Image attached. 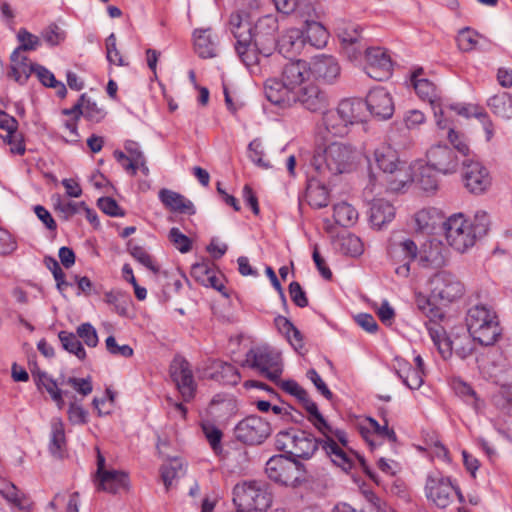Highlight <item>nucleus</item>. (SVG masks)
Wrapping results in <instances>:
<instances>
[{
	"label": "nucleus",
	"mask_w": 512,
	"mask_h": 512,
	"mask_svg": "<svg viewBox=\"0 0 512 512\" xmlns=\"http://www.w3.org/2000/svg\"><path fill=\"white\" fill-rule=\"evenodd\" d=\"M457 113L459 115H462L466 118L475 117L477 118L483 125L485 133H486V139L489 141L493 137V124L491 120L489 119L488 114L485 112V110L479 106L476 105H467L462 106L457 110Z\"/></svg>",
	"instance_id": "nucleus-43"
},
{
	"label": "nucleus",
	"mask_w": 512,
	"mask_h": 512,
	"mask_svg": "<svg viewBox=\"0 0 512 512\" xmlns=\"http://www.w3.org/2000/svg\"><path fill=\"white\" fill-rule=\"evenodd\" d=\"M340 249L350 256H359L363 252V244L356 235L348 234L340 238Z\"/></svg>",
	"instance_id": "nucleus-55"
},
{
	"label": "nucleus",
	"mask_w": 512,
	"mask_h": 512,
	"mask_svg": "<svg viewBox=\"0 0 512 512\" xmlns=\"http://www.w3.org/2000/svg\"><path fill=\"white\" fill-rule=\"evenodd\" d=\"M128 250L132 257L136 259L139 263H141L143 266L147 267L154 273L158 272V268L154 265L151 256L145 251L144 248L138 245H131L129 243Z\"/></svg>",
	"instance_id": "nucleus-62"
},
{
	"label": "nucleus",
	"mask_w": 512,
	"mask_h": 512,
	"mask_svg": "<svg viewBox=\"0 0 512 512\" xmlns=\"http://www.w3.org/2000/svg\"><path fill=\"white\" fill-rule=\"evenodd\" d=\"M321 127L324 137H344L350 132V127L337 108L322 112Z\"/></svg>",
	"instance_id": "nucleus-25"
},
{
	"label": "nucleus",
	"mask_w": 512,
	"mask_h": 512,
	"mask_svg": "<svg viewBox=\"0 0 512 512\" xmlns=\"http://www.w3.org/2000/svg\"><path fill=\"white\" fill-rule=\"evenodd\" d=\"M455 491L449 478L429 476L425 485L426 497L439 508H446L452 501Z\"/></svg>",
	"instance_id": "nucleus-23"
},
{
	"label": "nucleus",
	"mask_w": 512,
	"mask_h": 512,
	"mask_svg": "<svg viewBox=\"0 0 512 512\" xmlns=\"http://www.w3.org/2000/svg\"><path fill=\"white\" fill-rule=\"evenodd\" d=\"M480 34L475 30L465 27L457 35L456 41L458 48L463 52H471L476 49Z\"/></svg>",
	"instance_id": "nucleus-51"
},
{
	"label": "nucleus",
	"mask_w": 512,
	"mask_h": 512,
	"mask_svg": "<svg viewBox=\"0 0 512 512\" xmlns=\"http://www.w3.org/2000/svg\"><path fill=\"white\" fill-rule=\"evenodd\" d=\"M493 401L494 404L501 409H512V386H501L498 392L493 396Z\"/></svg>",
	"instance_id": "nucleus-64"
},
{
	"label": "nucleus",
	"mask_w": 512,
	"mask_h": 512,
	"mask_svg": "<svg viewBox=\"0 0 512 512\" xmlns=\"http://www.w3.org/2000/svg\"><path fill=\"white\" fill-rule=\"evenodd\" d=\"M235 50L245 66L248 68L256 66L259 63L261 52L260 45H256L255 41H242L235 43Z\"/></svg>",
	"instance_id": "nucleus-39"
},
{
	"label": "nucleus",
	"mask_w": 512,
	"mask_h": 512,
	"mask_svg": "<svg viewBox=\"0 0 512 512\" xmlns=\"http://www.w3.org/2000/svg\"><path fill=\"white\" fill-rule=\"evenodd\" d=\"M60 385L61 387H70L73 391L78 393L82 398L88 396L92 390L93 385L90 377L87 378H77V377H60Z\"/></svg>",
	"instance_id": "nucleus-50"
},
{
	"label": "nucleus",
	"mask_w": 512,
	"mask_h": 512,
	"mask_svg": "<svg viewBox=\"0 0 512 512\" xmlns=\"http://www.w3.org/2000/svg\"><path fill=\"white\" fill-rule=\"evenodd\" d=\"M159 199L163 205L172 212L188 215L195 214L193 203L175 191L163 188L159 191Z\"/></svg>",
	"instance_id": "nucleus-30"
},
{
	"label": "nucleus",
	"mask_w": 512,
	"mask_h": 512,
	"mask_svg": "<svg viewBox=\"0 0 512 512\" xmlns=\"http://www.w3.org/2000/svg\"><path fill=\"white\" fill-rule=\"evenodd\" d=\"M419 247L410 238L404 236H394L388 246V254L394 264H400L396 267L395 273L407 278L410 275V264L418 259Z\"/></svg>",
	"instance_id": "nucleus-10"
},
{
	"label": "nucleus",
	"mask_w": 512,
	"mask_h": 512,
	"mask_svg": "<svg viewBox=\"0 0 512 512\" xmlns=\"http://www.w3.org/2000/svg\"><path fill=\"white\" fill-rule=\"evenodd\" d=\"M430 336L437 347L439 353L444 359L449 358L455 349L456 342L451 341L439 326L429 327Z\"/></svg>",
	"instance_id": "nucleus-45"
},
{
	"label": "nucleus",
	"mask_w": 512,
	"mask_h": 512,
	"mask_svg": "<svg viewBox=\"0 0 512 512\" xmlns=\"http://www.w3.org/2000/svg\"><path fill=\"white\" fill-rule=\"evenodd\" d=\"M78 109H80V116H84L93 122H99L105 116L104 110L98 107L96 102L92 101L86 94H82L74 105V110Z\"/></svg>",
	"instance_id": "nucleus-42"
},
{
	"label": "nucleus",
	"mask_w": 512,
	"mask_h": 512,
	"mask_svg": "<svg viewBox=\"0 0 512 512\" xmlns=\"http://www.w3.org/2000/svg\"><path fill=\"white\" fill-rule=\"evenodd\" d=\"M97 480V490L108 493H118L128 488L129 478L124 471L111 469L101 475Z\"/></svg>",
	"instance_id": "nucleus-29"
},
{
	"label": "nucleus",
	"mask_w": 512,
	"mask_h": 512,
	"mask_svg": "<svg viewBox=\"0 0 512 512\" xmlns=\"http://www.w3.org/2000/svg\"><path fill=\"white\" fill-rule=\"evenodd\" d=\"M58 338L62 347L66 351L74 354L79 360H84L86 358V351L76 334L67 331H60Z\"/></svg>",
	"instance_id": "nucleus-47"
},
{
	"label": "nucleus",
	"mask_w": 512,
	"mask_h": 512,
	"mask_svg": "<svg viewBox=\"0 0 512 512\" xmlns=\"http://www.w3.org/2000/svg\"><path fill=\"white\" fill-rule=\"evenodd\" d=\"M487 106L498 117L512 119V95L500 92L487 100Z\"/></svg>",
	"instance_id": "nucleus-38"
},
{
	"label": "nucleus",
	"mask_w": 512,
	"mask_h": 512,
	"mask_svg": "<svg viewBox=\"0 0 512 512\" xmlns=\"http://www.w3.org/2000/svg\"><path fill=\"white\" fill-rule=\"evenodd\" d=\"M394 368L403 383L410 389H418L423 384V375L421 371L413 369L406 361L400 358L395 359Z\"/></svg>",
	"instance_id": "nucleus-36"
},
{
	"label": "nucleus",
	"mask_w": 512,
	"mask_h": 512,
	"mask_svg": "<svg viewBox=\"0 0 512 512\" xmlns=\"http://www.w3.org/2000/svg\"><path fill=\"white\" fill-rule=\"evenodd\" d=\"M295 104L299 103L310 112H323L330 105L327 93L317 85L308 83L295 93Z\"/></svg>",
	"instance_id": "nucleus-20"
},
{
	"label": "nucleus",
	"mask_w": 512,
	"mask_h": 512,
	"mask_svg": "<svg viewBox=\"0 0 512 512\" xmlns=\"http://www.w3.org/2000/svg\"><path fill=\"white\" fill-rule=\"evenodd\" d=\"M426 158L427 164L439 173L450 175L458 171L459 156L446 144L431 146L426 153Z\"/></svg>",
	"instance_id": "nucleus-14"
},
{
	"label": "nucleus",
	"mask_w": 512,
	"mask_h": 512,
	"mask_svg": "<svg viewBox=\"0 0 512 512\" xmlns=\"http://www.w3.org/2000/svg\"><path fill=\"white\" fill-rule=\"evenodd\" d=\"M168 238L172 245L181 253H187L192 248L190 238L183 234L177 227L170 229Z\"/></svg>",
	"instance_id": "nucleus-58"
},
{
	"label": "nucleus",
	"mask_w": 512,
	"mask_h": 512,
	"mask_svg": "<svg viewBox=\"0 0 512 512\" xmlns=\"http://www.w3.org/2000/svg\"><path fill=\"white\" fill-rule=\"evenodd\" d=\"M234 433L237 440L248 445H258L271 434V427L261 417L252 415L241 420L236 425Z\"/></svg>",
	"instance_id": "nucleus-12"
},
{
	"label": "nucleus",
	"mask_w": 512,
	"mask_h": 512,
	"mask_svg": "<svg viewBox=\"0 0 512 512\" xmlns=\"http://www.w3.org/2000/svg\"><path fill=\"white\" fill-rule=\"evenodd\" d=\"M11 69L9 76L12 77L19 84H24L30 77L31 73L35 71L37 64H31L29 59L22 55L20 49H15L11 56Z\"/></svg>",
	"instance_id": "nucleus-33"
},
{
	"label": "nucleus",
	"mask_w": 512,
	"mask_h": 512,
	"mask_svg": "<svg viewBox=\"0 0 512 512\" xmlns=\"http://www.w3.org/2000/svg\"><path fill=\"white\" fill-rule=\"evenodd\" d=\"M306 197L308 203L317 209L326 207L329 203V193L327 188L319 180L312 179L309 181Z\"/></svg>",
	"instance_id": "nucleus-40"
},
{
	"label": "nucleus",
	"mask_w": 512,
	"mask_h": 512,
	"mask_svg": "<svg viewBox=\"0 0 512 512\" xmlns=\"http://www.w3.org/2000/svg\"><path fill=\"white\" fill-rule=\"evenodd\" d=\"M66 446L64 424L61 419L54 418L51 422V438L49 449L53 455L61 456Z\"/></svg>",
	"instance_id": "nucleus-44"
},
{
	"label": "nucleus",
	"mask_w": 512,
	"mask_h": 512,
	"mask_svg": "<svg viewBox=\"0 0 512 512\" xmlns=\"http://www.w3.org/2000/svg\"><path fill=\"white\" fill-rule=\"evenodd\" d=\"M349 127L361 123L366 117V105L364 101L357 98L342 99L337 107Z\"/></svg>",
	"instance_id": "nucleus-27"
},
{
	"label": "nucleus",
	"mask_w": 512,
	"mask_h": 512,
	"mask_svg": "<svg viewBox=\"0 0 512 512\" xmlns=\"http://www.w3.org/2000/svg\"><path fill=\"white\" fill-rule=\"evenodd\" d=\"M442 228L447 243L460 253L473 247L476 242L469 222L462 213L451 215L442 223Z\"/></svg>",
	"instance_id": "nucleus-8"
},
{
	"label": "nucleus",
	"mask_w": 512,
	"mask_h": 512,
	"mask_svg": "<svg viewBox=\"0 0 512 512\" xmlns=\"http://www.w3.org/2000/svg\"><path fill=\"white\" fill-rule=\"evenodd\" d=\"M463 180L465 187L474 194H481L491 185L488 170L475 159H463Z\"/></svg>",
	"instance_id": "nucleus-15"
},
{
	"label": "nucleus",
	"mask_w": 512,
	"mask_h": 512,
	"mask_svg": "<svg viewBox=\"0 0 512 512\" xmlns=\"http://www.w3.org/2000/svg\"><path fill=\"white\" fill-rule=\"evenodd\" d=\"M364 103L366 109L380 120L389 119L394 114L395 107L393 99L390 93L383 87H376L370 90Z\"/></svg>",
	"instance_id": "nucleus-22"
},
{
	"label": "nucleus",
	"mask_w": 512,
	"mask_h": 512,
	"mask_svg": "<svg viewBox=\"0 0 512 512\" xmlns=\"http://www.w3.org/2000/svg\"><path fill=\"white\" fill-rule=\"evenodd\" d=\"M434 169L427 165L426 167H422L419 170L417 175V182L421 189L424 191H434L437 188V178L434 173Z\"/></svg>",
	"instance_id": "nucleus-56"
},
{
	"label": "nucleus",
	"mask_w": 512,
	"mask_h": 512,
	"mask_svg": "<svg viewBox=\"0 0 512 512\" xmlns=\"http://www.w3.org/2000/svg\"><path fill=\"white\" fill-rule=\"evenodd\" d=\"M341 44L362 42L360 27L354 24H344L337 30Z\"/></svg>",
	"instance_id": "nucleus-54"
},
{
	"label": "nucleus",
	"mask_w": 512,
	"mask_h": 512,
	"mask_svg": "<svg viewBox=\"0 0 512 512\" xmlns=\"http://www.w3.org/2000/svg\"><path fill=\"white\" fill-rule=\"evenodd\" d=\"M170 373L184 401H190L194 397L195 383L189 362L176 357L171 363Z\"/></svg>",
	"instance_id": "nucleus-17"
},
{
	"label": "nucleus",
	"mask_w": 512,
	"mask_h": 512,
	"mask_svg": "<svg viewBox=\"0 0 512 512\" xmlns=\"http://www.w3.org/2000/svg\"><path fill=\"white\" fill-rule=\"evenodd\" d=\"M267 476L274 482L296 487L306 480V471L302 463L284 455L271 457L265 467Z\"/></svg>",
	"instance_id": "nucleus-7"
},
{
	"label": "nucleus",
	"mask_w": 512,
	"mask_h": 512,
	"mask_svg": "<svg viewBox=\"0 0 512 512\" xmlns=\"http://www.w3.org/2000/svg\"><path fill=\"white\" fill-rule=\"evenodd\" d=\"M432 297L442 303H451L463 295L462 283L451 273L441 271L430 278Z\"/></svg>",
	"instance_id": "nucleus-13"
},
{
	"label": "nucleus",
	"mask_w": 512,
	"mask_h": 512,
	"mask_svg": "<svg viewBox=\"0 0 512 512\" xmlns=\"http://www.w3.org/2000/svg\"><path fill=\"white\" fill-rule=\"evenodd\" d=\"M447 262V249L437 239H430L419 248L417 263L424 269H440Z\"/></svg>",
	"instance_id": "nucleus-19"
},
{
	"label": "nucleus",
	"mask_w": 512,
	"mask_h": 512,
	"mask_svg": "<svg viewBox=\"0 0 512 512\" xmlns=\"http://www.w3.org/2000/svg\"><path fill=\"white\" fill-rule=\"evenodd\" d=\"M370 165L369 183L366 189L375 190L376 184L385 186L387 191L400 192L413 182L410 165L400 160L398 152L390 145L382 144L368 158Z\"/></svg>",
	"instance_id": "nucleus-1"
},
{
	"label": "nucleus",
	"mask_w": 512,
	"mask_h": 512,
	"mask_svg": "<svg viewBox=\"0 0 512 512\" xmlns=\"http://www.w3.org/2000/svg\"><path fill=\"white\" fill-rule=\"evenodd\" d=\"M194 49L201 58H213L217 55L218 38L211 28L194 31Z\"/></svg>",
	"instance_id": "nucleus-28"
},
{
	"label": "nucleus",
	"mask_w": 512,
	"mask_h": 512,
	"mask_svg": "<svg viewBox=\"0 0 512 512\" xmlns=\"http://www.w3.org/2000/svg\"><path fill=\"white\" fill-rule=\"evenodd\" d=\"M282 390L294 396L302 404L304 409L309 413V421L321 432L326 433V430H331L329 424L319 412L317 404L312 401L307 391L302 388L294 380H285L276 382Z\"/></svg>",
	"instance_id": "nucleus-11"
},
{
	"label": "nucleus",
	"mask_w": 512,
	"mask_h": 512,
	"mask_svg": "<svg viewBox=\"0 0 512 512\" xmlns=\"http://www.w3.org/2000/svg\"><path fill=\"white\" fill-rule=\"evenodd\" d=\"M76 335L81 338L88 347H96L98 344V335L96 329L90 323H83L78 326Z\"/></svg>",
	"instance_id": "nucleus-63"
},
{
	"label": "nucleus",
	"mask_w": 512,
	"mask_h": 512,
	"mask_svg": "<svg viewBox=\"0 0 512 512\" xmlns=\"http://www.w3.org/2000/svg\"><path fill=\"white\" fill-rule=\"evenodd\" d=\"M0 494L8 503L19 510L29 512L32 508V502L29 498L5 478H0Z\"/></svg>",
	"instance_id": "nucleus-31"
},
{
	"label": "nucleus",
	"mask_w": 512,
	"mask_h": 512,
	"mask_svg": "<svg viewBox=\"0 0 512 512\" xmlns=\"http://www.w3.org/2000/svg\"><path fill=\"white\" fill-rule=\"evenodd\" d=\"M335 222L343 227H348L356 223L358 212L346 202L338 203L334 206Z\"/></svg>",
	"instance_id": "nucleus-49"
},
{
	"label": "nucleus",
	"mask_w": 512,
	"mask_h": 512,
	"mask_svg": "<svg viewBox=\"0 0 512 512\" xmlns=\"http://www.w3.org/2000/svg\"><path fill=\"white\" fill-rule=\"evenodd\" d=\"M0 129L4 130L7 134L3 137L4 141L12 145L13 144V133L17 132L18 122L17 120L0 110Z\"/></svg>",
	"instance_id": "nucleus-60"
},
{
	"label": "nucleus",
	"mask_w": 512,
	"mask_h": 512,
	"mask_svg": "<svg viewBox=\"0 0 512 512\" xmlns=\"http://www.w3.org/2000/svg\"><path fill=\"white\" fill-rule=\"evenodd\" d=\"M357 152L349 144L333 142L322 151L317 150L311 166L323 179L351 172L356 163Z\"/></svg>",
	"instance_id": "nucleus-3"
},
{
	"label": "nucleus",
	"mask_w": 512,
	"mask_h": 512,
	"mask_svg": "<svg viewBox=\"0 0 512 512\" xmlns=\"http://www.w3.org/2000/svg\"><path fill=\"white\" fill-rule=\"evenodd\" d=\"M448 139L454 147L453 150L457 151V155H461L463 159H474V157L471 156L470 148L462 134L451 128L448 132Z\"/></svg>",
	"instance_id": "nucleus-57"
},
{
	"label": "nucleus",
	"mask_w": 512,
	"mask_h": 512,
	"mask_svg": "<svg viewBox=\"0 0 512 512\" xmlns=\"http://www.w3.org/2000/svg\"><path fill=\"white\" fill-rule=\"evenodd\" d=\"M244 365L257 369L273 382L279 381L283 371L280 355L264 347L250 349L246 354Z\"/></svg>",
	"instance_id": "nucleus-9"
},
{
	"label": "nucleus",
	"mask_w": 512,
	"mask_h": 512,
	"mask_svg": "<svg viewBox=\"0 0 512 512\" xmlns=\"http://www.w3.org/2000/svg\"><path fill=\"white\" fill-rule=\"evenodd\" d=\"M306 43L304 32L299 28H289L284 31L275 47L278 48L280 54L290 58L301 52Z\"/></svg>",
	"instance_id": "nucleus-24"
},
{
	"label": "nucleus",
	"mask_w": 512,
	"mask_h": 512,
	"mask_svg": "<svg viewBox=\"0 0 512 512\" xmlns=\"http://www.w3.org/2000/svg\"><path fill=\"white\" fill-rule=\"evenodd\" d=\"M81 208V202L63 201L60 198L54 203V210L63 220H69L72 216L77 214Z\"/></svg>",
	"instance_id": "nucleus-59"
},
{
	"label": "nucleus",
	"mask_w": 512,
	"mask_h": 512,
	"mask_svg": "<svg viewBox=\"0 0 512 512\" xmlns=\"http://www.w3.org/2000/svg\"><path fill=\"white\" fill-rule=\"evenodd\" d=\"M466 325L473 339L483 346L494 345L501 336L495 311L485 305H476L468 310Z\"/></svg>",
	"instance_id": "nucleus-4"
},
{
	"label": "nucleus",
	"mask_w": 512,
	"mask_h": 512,
	"mask_svg": "<svg viewBox=\"0 0 512 512\" xmlns=\"http://www.w3.org/2000/svg\"><path fill=\"white\" fill-rule=\"evenodd\" d=\"M366 73L369 77L383 81L391 74L392 63L386 51L380 47L365 50Z\"/></svg>",
	"instance_id": "nucleus-21"
},
{
	"label": "nucleus",
	"mask_w": 512,
	"mask_h": 512,
	"mask_svg": "<svg viewBox=\"0 0 512 512\" xmlns=\"http://www.w3.org/2000/svg\"><path fill=\"white\" fill-rule=\"evenodd\" d=\"M202 430L205 434L206 439L208 440L211 448L215 453H219L221 448V439H222V432L217 427L210 423H204L202 424Z\"/></svg>",
	"instance_id": "nucleus-61"
},
{
	"label": "nucleus",
	"mask_w": 512,
	"mask_h": 512,
	"mask_svg": "<svg viewBox=\"0 0 512 512\" xmlns=\"http://www.w3.org/2000/svg\"><path fill=\"white\" fill-rule=\"evenodd\" d=\"M233 503L237 512H264L272 502L266 485L257 481H244L233 488Z\"/></svg>",
	"instance_id": "nucleus-5"
},
{
	"label": "nucleus",
	"mask_w": 512,
	"mask_h": 512,
	"mask_svg": "<svg viewBox=\"0 0 512 512\" xmlns=\"http://www.w3.org/2000/svg\"><path fill=\"white\" fill-rule=\"evenodd\" d=\"M395 217V208L391 203L383 199H376L372 202L370 208V222L380 229L385 224L391 222Z\"/></svg>",
	"instance_id": "nucleus-34"
},
{
	"label": "nucleus",
	"mask_w": 512,
	"mask_h": 512,
	"mask_svg": "<svg viewBox=\"0 0 512 512\" xmlns=\"http://www.w3.org/2000/svg\"><path fill=\"white\" fill-rule=\"evenodd\" d=\"M278 28V20L271 14L259 18L253 25L252 40L255 41L256 45H260L261 52L266 57L269 56L275 48V33Z\"/></svg>",
	"instance_id": "nucleus-16"
},
{
	"label": "nucleus",
	"mask_w": 512,
	"mask_h": 512,
	"mask_svg": "<svg viewBox=\"0 0 512 512\" xmlns=\"http://www.w3.org/2000/svg\"><path fill=\"white\" fill-rule=\"evenodd\" d=\"M330 431L326 430V433H322L326 440L322 443V449L331 458L332 462L347 471L352 468V460L348 457L345 451L335 442L332 436H335L342 445L347 444L346 433L342 430H333L329 425Z\"/></svg>",
	"instance_id": "nucleus-18"
},
{
	"label": "nucleus",
	"mask_w": 512,
	"mask_h": 512,
	"mask_svg": "<svg viewBox=\"0 0 512 512\" xmlns=\"http://www.w3.org/2000/svg\"><path fill=\"white\" fill-rule=\"evenodd\" d=\"M311 67L304 60L288 62L282 70L281 78H269L264 83V94L269 102L282 108L295 104V93L308 84Z\"/></svg>",
	"instance_id": "nucleus-2"
},
{
	"label": "nucleus",
	"mask_w": 512,
	"mask_h": 512,
	"mask_svg": "<svg viewBox=\"0 0 512 512\" xmlns=\"http://www.w3.org/2000/svg\"><path fill=\"white\" fill-rule=\"evenodd\" d=\"M275 443L279 450L294 459L311 458L320 444L313 434L295 428L280 431L276 435Z\"/></svg>",
	"instance_id": "nucleus-6"
},
{
	"label": "nucleus",
	"mask_w": 512,
	"mask_h": 512,
	"mask_svg": "<svg viewBox=\"0 0 512 512\" xmlns=\"http://www.w3.org/2000/svg\"><path fill=\"white\" fill-rule=\"evenodd\" d=\"M124 148L131 158L129 163L124 164V169L130 172L132 175H135L138 169V162L142 161L145 156L141 151L139 144L133 140H127L125 142Z\"/></svg>",
	"instance_id": "nucleus-53"
},
{
	"label": "nucleus",
	"mask_w": 512,
	"mask_h": 512,
	"mask_svg": "<svg viewBox=\"0 0 512 512\" xmlns=\"http://www.w3.org/2000/svg\"><path fill=\"white\" fill-rule=\"evenodd\" d=\"M304 36L306 42L310 45L316 48H323L328 42L329 33L321 23L316 21H307Z\"/></svg>",
	"instance_id": "nucleus-41"
},
{
	"label": "nucleus",
	"mask_w": 512,
	"mask_h": 512,
	"mask_svg": "<svg viewBox=\"0 0 512 512\" xmlns=\"http://www.w3.org/2000/svg\"><path fill=\"white\" fill-rule=\"evenodd\" d=\"M39 384L46 389L53 401L56 402L59 409L64 407V398H70V394L72 393L68 388L61 387L60 378L58 380H53L46 374H42L39 377Z\"/></svg>",
	"instance_id": "nucleus-37"
},
{
	"label": "nucleus",
	"mask_w": 512,
	"mask_h": 512,
	"mask_svg": "<svg viewBox=\"0 0 512 512\" xmlns=\"http://www.w3.org/2000/svg\"><path fill=\"white\" fill-rule=\"evenodd\" d=\"M312 72L317 78L327 83H333L340 75V66L334 57L321 56L314 60L311 67Z\"/></svg>",
	"instance_id": "nucleus-32"
},
{
	"label": "nucleus",
	"mask_w": 512,
	"mask_h": 512,
	"mask_svg": "<svg viewBox=\"0 0 512 512\" xmlns=\"http://www.w3.org/2000/svg\"><path fill=\"white\" fill-rule=\"evenodd\" d=\"M439 219L436 209H422L414 215L415 229L428 233L435 228Z\"/></svg>",
	"instance_id": "nucleus-46"
},
{
	"label": "nucleus",
	"mask_w": 512,
	"mask_h": 512,
	"mask_svg": "<svg viewBox=\"0 0 512 512\" xmlns=\"http://www.w3.org/2000/svg\"><path fill=\"white\" fill-rule=\"evenodd\" d=\"M422 73V69H419L418 71H415L412 74L411 82L414 86V89L417 93V95L425 100L428 101L434 109L435 116L438 115V112L436 111V104H437V95H436V87L435 85L425 78H418L419 74Z\"/></svg>",
	"instance_id": "nucleus-35"
},
{
	"label": "nucleus",
	"mask_w": 512,
	"mask_h": 512,
	"mask_svg": "<svg viewBox=\"0 0 512 512\" xmlns=\"http://www.w3.org/2000/svg\"><path fill=\"white\" fill-rule=\"evenodd\" d=\"M229 30L236 39V43L253 39V25L249 13L237 10L229 17Z\"/></svg>",
	"instance_id": "nucleus-26"
},
{
	"label": "nucleus",
	"mask_w": 512,
	"mask_h": 512,
	"mask_svg": "<svg viewBox=\"0 0 512 512\" xmlns=\"http://www.w3.org/2000/svg\"><path fill=\"white\" fill-rule=\"evenodd\" d=\"M491 225L490 216L484 210H479L475 213L473 221L469 222L470 229L472 230L475 239L484 237Z\"/></svg>",
	"instance_id": "nucleus-52"
},
{
	"label": "nucleus",
	"mask_w": 512,
	"mask_h": 512,
	"mask_svg": "<svg viewBox=\"0 0 512 512\" xmlns=\"http://www.w3.org/2000/svg\"><path fill=\"white\" fill-rule=\"evenodd\" d=\"M185 474V466L181 459L173 458L169 463L162 465L161 477L166 489H169L173 480L182 477Z\"/></svg>",
	"instance_id": "nucleus-48"
}]
</instances>
